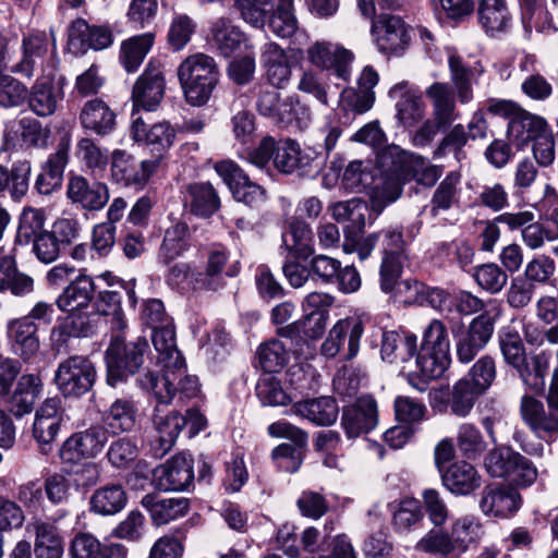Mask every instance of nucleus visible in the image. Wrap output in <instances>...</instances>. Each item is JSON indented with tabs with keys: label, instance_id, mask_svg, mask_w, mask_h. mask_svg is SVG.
Masks as SVG:
<instances>
[{
	"label": "nucleus",
	"instance_id": "obj_43",
	"mask_svg": "<svg viewBox=\"0 0 558 558\" xmlns=\"http://www.w3.org/2000/svg\"><path fill=\"white\" fill-rule=\"evenodd\" d=\"M282 245L294 257L306 259L314 253L313 231L303 219L293 217L282 233Z\"/></svg>",
	"mask_w": 558,
	"mask_h": 558
},
{
	"label": "nucleus",
	"instance_id": "obj_60",
	"mask_svg": "<svg viewBox=\"0 0 558 558\" xmlns=\"http://www.w3.org/2000/svg\"><path fill=\"white\" fill-rule=\"evenodd\" d=\"M456 440L461 454L472 460L481 457L487 447L481 430L471 423L459 425Z\"/></svg>",
	"mask_w": 558,
	"mask_h": 558
},
{
	"label": "nucleus",
	"instance_id": "obj_20",
	"mask_svg": "<svg viewBox=\"0 0 558 558\" xmlns=\"http://www.w3.org/2000/svg\"><path fill=\"white\" fill-rule=\"evenodd\" d=\"M60 403V399L49 398L35 413L33 436L44 454H48L51 451L52 442L59 433L63 420V411Z\"/></svg>",
	"mask_w": 558,
	"mask_h": 558
},
{
	"label": "nucleus",
	"instance_id": "obj_19",
	"mask_svg": "<svg viewBox=\"0 0 558 558\" xmlns=\"http://www.w3.org/2000/svg\"><path fill=\"white\" fill-rule=\"evenodd\" d=\"M521 506L520 494L510 486L501 483L486 485L478 501L484 515L506 519L513 515Z\"/></svg>",
	"mask_w": 558,
	"mask_h": 558
},
{
	"label": "nucleus",
	"instance_id": "obj_29",
	"mask_svg": "<svg viewBox=\"0 0 558 558\" xmlns=\"http://www.w3.org/2000/svg\"><path fill=\"white\" fill-rule=\"evenodd\" d=\"M229 251L222 245H213L206 253L204 271H198L196 282L204 291H218L226 286V277L233 274L226 271Z\"/></svg>",
	"mask_w": 558,
	"mask_h": 558
},
{
	"label": "nucleus",
	"instance_id": "obj_42",
	"mask_svg": "<svg viewBox=\"0 0 558 558\" xmlns=\"http://www.w3.org/2000/svg\"><path fill=\"white\" fill-rule=\"evenodd\" d=\"M483 534V525L476 517L466 514L457 518L450 526L449 535L458 558L471 546L478 544Z\"/></svg>",
	"mask_w": 558,
	"mask_h": 558
},
{
	"label": "nucleus",
	"instance_id": "obj_27",
	"mask_svg": "<svg viewBox=\"0 0 558 558\" xmlns=\"http://www.w3.org/2000/svg\"><path fill=\"white\" fill-rule=\"evenodd\" d=\"M389 96L396 100L397 118L404 126H413L424 117V102L420 90L408 82L396 84Z\"/></svg>",
	"mask_w": 558,
	"mask_h": 558
},
{
	"label": "nucleus",
	"instance_id": "obj_15",
	"mask_svg": "<svg viewBox=\"0 0 558 558\" xmlns=\"http://www.w3.org/2000/svg\"><path fill=\"white\" fill-rule=\"evenodd\" d=\"M65 77L54 74L43 75L27 92V104L37 117L52 116L64 99Z\"/></svg>",
	"mask_w": 558,
	"mask_h": 558
},
{
	"label": "nucleus",
	"instance_id": "obj_45",
	"mask_svg": "<svg viewBox=\"0 0 558 558\" xmlns=\"http://www.w3.org/2000/svg\"><path fill=\"white\" fill-rule=\"evenodd\" d=\"M41 386V379L38 375H23L9 399L10 412L17 417L31 413L40 393Z\"/></svg>",
	"mask_w": 558,
	"mask_h": 558
},
{
	"label": "nucleus",
	"instance_id": "obj_46",
	"mask_svg": "<svg viewBox=\"0 0 558 558\" xmlns=\"http://www.w3.org/2000/svg\"><path fill=\"white\" fill-rule=\"evenodd\" d=\"M483 393L472 387L466 379H459L449 390L444 404L446 410L459 418L468 417L474 409L477 399Z\"/></svg>",
	"mask_w": 558,
	"mask_h": 558
},
{
	"label": "nucleus",
	"instance_id": "obj_24",
	"mask_svg": "<svg viewBox=\"0 0 558 558\" xmlns=\"http://www.w3.org/2000/svg\"><path fill=\"white\" fill-rule=\"evenodd\" d=\"M69 199L86 210H99L109 201V190L105 183L88 181L82 175L71 177L66 187Z\"/></svg>",
	"mask_w": 558,
	"mask_h": 558
},
{
	"label": "nucleus",
	"instance_id": "obj_7",
	"mask_svg": "<svg viewBox=\"0 0 558 558\" xmlns=\"http://www.w3.org/2000/svg\"><path fill=\"white\" fill-rule=\"evenodd\" d=\"M159 165V158L137 161L126 150L116 149L111 155V178L122 186L143 190Z\"/></svg>",
	"mask_w": 558,
	"mask_h": 558
},
{
	"label": "nucleus",
	"instance_id": "obj_21",
	"mask_svg": "<svg viewBox=\"0 0 558 558\" xmlns=\"http://www.w3.org/2000/svg\"><path fill=\"white\" fill-rule=\"evenodd\" d=\"M112 43L113 34L109 26H92L78 19L69 28L68 46L75 54L85 53L88 49L102 50Z\"/></svg>",
	"mask_w": 558,
	"mask_h": 558
},
{
	"label": "nucleus",
	"instance_id": "obj_48",
	"mask_svg": "<svg viewBox=\"0 0 558 558\" xmlns=\"http://www.w3.org/2000/svg\"><path fill=\"white\" fill-rule=\"evenodd\" d=\"M262 61L266 68L268 82L274 87H284L290 81L291 68L283 49L275 43L266 44L263 49Z\"/></svg>",
	"mask_w": 558,
	"mask_h": 558
},
{
	"label": "nucleus",
	"instance_id": "obj_23",
	"mask_svg": "<svg viewBox=\"0 0 558 558\" xmlns=\"http://www.w3.org/2000/svg\"><path fill=\"white\" fill-rule=\"evenodd\" d=\"M448 68L451 82L460 102L468 104L473 98L472 83L484 72L481 61L470 62L458 51H448Z\"/></svg>",
	"mask_w": 558,
	"mask_h": 558
},
{
	"label": "nucleus",
	"instance_id": "obj_49",
	"mask_svg": "<svg viewBox=\"0 0 558 558\" xmlns=\"http://www.w3.org/2000/svg\"><path fill=\"white\" fill-rule=\"evenodd\" d=\"M310 165L311 158L302 154L298 142L291 138L276 141L274 166L279 172L291 174L296 170L306 169Z\"/></svg>",
	"mask_w": 558,
	"mask_h": 558
},
{
	"label": "nucleus",
	"instance_id": "obj_28",
	"mask_svg": "<svg viewBox=\"0 0 558 558\" xmlns=\"http://www.w3.org/2000/svg\"><path fill=\"white\" fill-rule=\"evenodd\" d=\"M477 17L489 37L499 38L512 27V15L506 0H480Z\"/></svg>",
	"mask_w": 558,
	"mask_h": 558
},
{
	"label": "nucleus",
	"instance_id": "obj_64",
	"mask_svg": "<svg viewBox=\"0 0 558 558\" xmlns=\"http://www.w3.org/2000/svg\"><path fill=\"white\" fill-rule=\"evenodd\" d=\"M75 156L94 173L104 171L109 161L107 150L98 146L89 137H83L77 142Z\"/></svg>",
	"mask_w": 558,
	"mask_h": 558
},
{
	"label": "nucleus",
	"instance_id": "obj_14",
	"mask_svg": "<svg viewBox=\"0 0 558 558\" xmlns=\"http://www.w3.org/2000/svg\"><path fill=\"white\" fill-rule=\"evenodd\" d=\"M495 329V320L488 313L480 314L457 336V356L461 363H470L485 349Z\"/></svg>",
	"mask_w": 558,
	"mask_h": 558
},
{
	"label": "nucleus",
	"instance_id": "obj_53",
	"mask_svg": "<svg viewBox=\"0 0 558 558\" xmlns=\"http://www.w3.org/2000/svg\"><path fill=\"white\" fill-rule=\"evenodd\" d=\"M128 501L126 493L121 484H108L96 489L90 497V510L101 515L120 512Z\"/></svg>",
	"mask_w": 558,
	"mask_h": 558
},
{
	"label": "nucleus",
	"instance_id": "obj_39",
	"mask_svg": "<svg viewBox=\"0 0 558 558\" xmlns=\"http://www.w3.org/2000/svg\"><path fill=\"white\" fill-rule=\"evenodd\" d=\"M95 290V282L90 276L78 275L64 288L56 304L60 311L83 310L93 300Z\"/></svg>",
	"mask_w": 558,
	"mask_h": 558
},
{
	"label": "nucleus",
	"instance_id": "obj_56",
	"mask_svg": "<svg viewBox=\"0 0 558 558\" xmlns=\"http://www.w3.org/2000/svg\"><path fill=\"white\" fill-rule=\"evenodd\" d=\"M291 349L279 339L260 343L256 351L259 367L267 374L279 373L290 360Z\"/></svg>",
	"mask_w": 558,
	"mask_h": 558
},
{
	"label": "nucleus",
	"instance_id": "obj_38",
	"mask_svg": "<svg viewBox=\"0 0 558 558\" xmlns=\"http://www.w3.org/2000/svg\"><path fill=\"white\" fill-rule=\"evenodd\" d=\"M292 412L315 425L327 426L337 421L339 408L331 397H319L299 401L293 404Z\"/></svg>",
	"mask_w": 558,
	"mask_h": 558
},
{
	"label": "nucleus",
	"instance_id": "obj_35",
	"mask_svg": "<svg viewBox=\"0 0 558 558\" xmlns=\"http://www.w3.org/2000/svg\"><path fill=\"white\" fill-rule=\"evenodd\" d=\"M64 320L52 330V338L64 342L69 337H90L99 325V313L85 312L83 310L69 311Z\"/></svg>",
	"mask_w": 558,
	"mask_h": 558
},
{
	"label": "nucleus",
	"instance_id": "obj_51",
	"mask_svg": "<svg viewBox=\"0 0 558 558\" xmlns=\"http://www.w3.org/2000/svg\"><path fill=\"white\" fill-rule=\"evenodd\" d=\"M32 165L28 160H19L11 170L0 165V194L7 189L14 201L23 198L28 191Z\"/></svg>",
	"mask_w": 558,
	"mask_h": 558
},
{
	"label": "nucleus",
	"instance_id": "obj_9",
	"mask_svg": "<svg viewBox=\"0 0 558 558\" xmlns=\"http://www.w3.org/2000/svg\"><path fill=\"white\" fill-rule=\"evenodd\" d=\"M371 32L378 51L385 56L403 54L411 40L410 26L398 15H378Z\"/></svg>",
	"mask_w": 558,
	"mask_h": 558
},
{
	"label": "nucleus",
	"instance_id": "obj_30",
	"mask_svg": "<svg viewBox=\"0 0 558 558\" xmlns=\"http://www.w3.org/2000/svg\"><path fill=\"white\" fill-rule=\"evenodd\" d=\"M381 359L388 363H404L417 356V337L403 330H385L381 335Z\"/></svg>",
	"mask_w": 558,
	"mask_h": 558
},
{
	"label": "nucleus",
	"instance_id": "obj_1",
	"mask_svg": "<svg viewBox=\"0 0 558 558\" xmlns=\"http://www.w3.org/2000/svg\"><path fill=\"white\" fill-rule=\"evenodd\" d=\"M451 363L450 339L446 325L439 319H432L424 328L416 366L424 381L440 378ZM420 391L426 390V383L415 386Z\"/></svg>",
	"mask_w": 558,
	"mask_h": 558
},
{
	"label": "nucleus",
	"instance_id": "obj_32",
	"mask_svg": "<svg viewBox=\"0 0 558 558\" xmlns=\"http://www.w3.org/2000/svg\"><path fill=\"white\" fill-rule=\"evenodd\" d=\"M444 486L454 496H468L481 486L482 477L466 461L450 464L441 474Z\"/></svg>",
	"mask_w": 558,
	"mask_h": 558
},
{
	"label": "nucleus",
	"instance_id": "obj_6",
	"mask_svg": "<svg viewBox=\"0 0 558 558\" xmlns=\"http://www.w3.org/2000/svg\"><path fill=\"white\" fill-rule=\"evenodd\" d=\"M95 380V366L83 355L70 356L62 361L54 373V383L64 397H81L87 393Z\"/></svg>",
	"mask_w": 558,
	"mask_h": 558
},
{
	"label": "nucleus",
	"instance_id": "obj_58",
	"mask_svg": "<svg viewBox=\"0 0 558 558\" xmlns=\"http://www.w3.org/2000/svg\"><path fill=\"white\" fill-rule=\"evenodd\" d=\"M256 106L260 114L276 122H290L294 116L292 101L289 98L280 100L276 89L262 90Z\"/></svg>",
	"mask_w": 558,
	"mask_h": 558
},
{
	"label": "nucleus",
	"instance_id": "obj_61",
	"mask_svg": "<svg viewBox=\"0 0 558 558\" xmlns=\"http://www.w3.org/2000/svg\"><path fill=\"white\" fill-rule=\"evenodd\" d=\"M518 2L526 32H532V29L545 32L555 28L550 13L541 5L538 0H518Z\"/></svg>",
	"mask_w": 558,
	"mask_h": 558
},
{
	"label": "nucleus",
	"instance_id": "obj_16",
	"mask_svg": "<svg viewBox=\"0 0 558 558\" xmlns=\"http://www.w3.org/2000/svg\"><path fill=\"white\" fill-rule=\"evenodd\" d=\"M363 332V324L359 319L352 317L339 319L329 330L328 337L320 347V352L327 359H332L341 352L347 341L348 349L344 352V360H351L359 352Z\"/></svg>",
	"mask_w": 558,
	"mask_h": 558
},
{
	"label": "nucleus",
	"instance_id": "obj_18",
	"mask_svg": "<svg viewBox=\"0 0 558 558\" xmlns=\"http://www.w3.org/2000/svg\"><path fill=\"white\" fill-rule=\"evenodd\" d=\"M194 480L193 460L178 453L153 470V484L160 490H185Z\"/></svg>",
	"mask_w": 558,
	"mask_h": 558
},
{
	"label": "nucleus",
	"instance_id": "obj_11",
	"mask_svg": "<svg viewBox=\"0 0 558 558\" xmlns=\"http://www.w3.org/2000/svg\"><path fill=\"white\" fill-rule=\"evenodd\" d=\"M215 169L238 202H242L250 207H258L265 203L266 190L253 182L234 161H220L216 163Z\"/></svg>",
	"mask_w": 558,
	"mask_h": 558
},
{
	"label": "nucleus",
	"instance_id": "obj_8",
	"mask_svg": "<svg viewBox=\"0 0 558 558\" xmlns=\"http://www.w3.org/2000/svg\"><path fill=\"white\" fill-rule=\"evenodd\" d=\"M268 433L272 437L287 438L294 442L281 444L272 450V459L279 469L294 473L302 464V447L306 445L307 434L287 421H278L268 426Z\"/></svg>",
	"mask_w": 558,
	"mask_h": 558
},
{
	"label": "nucleus",
	"instance_id": "obj_12",
	"mask_svg": "<svg viewBox=\"0 0 558 558\" xmlns=\"http://www.w3.org/2000/svg\"><path fill=\"white\" fill-rule=\"evenodd\" d=\"M306 56L314 66L333 71L337 77L345 82L350 80L354 53L343 46L318 40L307 48Z\"/></svg>",
	"mask_w": 558,
	"mask_h": 558
},
{
	"label": "nucleus",
	"instance_id": "obj_33",
	"mask_svg": "<svg viewBox=\"0 0 558 558\" xmlns=\"http://www.w3.org/2000/svg\"><path fill=\"white\" fill-rule=\"evenodd\" d=\"M72 558H128V549L116 543L102 544L88 533H78L70 546Z\"/></svg>",
	"mask_w": 558,
	"mask_h": 558
},
{
	"label": "nucleus",
	"instance_id": "obj_47",
	"mask_svg": "<svg viewBox=\"0 0 558 558\" xmlns=\"http://www.w3.org/2000/svg\"><path fill=\"white\" fill-rule=\"evenodd\" d=\"M432 102L434 120L440 125L449 126L458 118L451 87L447 83H434L426 89Z\"/></svg>",
	"mask_w": 558,
	"mask_h": 558
},
{
	"label": "nucleus",
	"instance_id": "obj_44",
	"mask_svg": "<svg viewBox=\"0 0 558 558\" xmlns=\"http://www.w3.org/2000/svg\"><path fill=\"white\" fill-rule=\"evenodd\" d=\"M151 341L158 353V363L162 367H184V357L177 348L173 324L153 329Z\"/></svg>",
	"mask_w": 558,
	"mask_h": 558
},
{
	"label": "nucleus",
	"instance_id": "obj_57",
	"mask_svg": "<svg viewBox=\"0 0 558 558\" xmlns=\"http://www.w3.org/2000/svg\"><path fill=\"white\" fill-rule=\"evenodd\" d=\"M189 246V228L184 222H177L165 232L159 250V259L165 264H169L183 255Z\"/></svg>",
	"mask_w": 558,
	"mask_h": 558
},
{
	"label": "nucleus",
	"instance_id": "obj_34",
	"mask_svg": "<svg viewBox=\"0 0 558 558\" xmlns=\"http://www.w3.org/2000/svg\"><path fill=\"white\" fill-rule=\"evenodd\" d=\"M34 291V279L20 271L15 257L4 254L0 248V292H10L14 296L23 298Z\"/></svg>",
	"mask_w": 558,
	"mask_h": 558
},
{
	"label": "nucleus",
	"instance_id": "obj_54",
	"mask_svg": "<svg viewBox=\"0 0 558 558\" xmlns=\"http://www.w3.org/2000/svg\"><path fill=\"white\" fill-rule=\"evenodd\" d=\"M35 530V556L36 558H61L63 554L62 538L57 527L40 519L32 523Z\"/></svg>",
	"mask_w": 558,
	"mask_h": 558
},
{
	"label": "nucleus",
	"instance_id": "obj_50",
	"mask_svg": "<svg viewBox=\"0 0 558 558\" xmlns=\"http://www.w3.org/2000/svg\"><path fill=\"white\" fill-rule=\"evenodd\" d=\"M154 39L153 33H145L132 36L121 43L119 61L126 72L133 73L138 70L151 49Z\"/></svg>",
	"mask_w": 558,
	"mask_h": 558
},
{
	"label": "nucleus",
	"instance_id": "obj_26",
	"mask_svg": "<svg viewBox=\"0 0 558 558\" xmlns=\"http://www.w3.org/2000/svg\"><path fill=\"white\" fill-rule=\"evenodd\" d=\"M7 336L13 353L24 360L32 359L39 350L38 326L31 317L10 320L7 325Z\"/></svg>",
	"mask_w": 558,
	"mask_h": 558
},
{
	"label": "nucleus",
	"instance_id": "obj_52",
	"mask_svg": "<svg viewBox=\"0 0 558 558\" xmlns=\"http://www.w3.org/2000/svg\"><path fill=\"white\" fill-rule=\"evenodd\" d=\"M23 57L11 68L14 73L31 77L34 73L35 58H41L48 49V37L45 32L32 31L22 39Z\"/></svg>",
	"mask_w": 558,
	"mask_h": 558
},
{
	"label": "nucleus",
	"instance_id": "obj_41",
	"mask_svg": "<svg viewBox=\"0 0 558 558\" xmlns=\"http://www.w3.org/2000/svg\"><path fill=\"white\" fill-rule=\"evenodd\" d=\"M183 372L184 367H162V376L159 377L148 371L138 378V384L143 389L151 391L160 404H168L177 395V380Z\"/></svg>",
	"mask_w": 558,
	"mask_h": 558
},
{
	"label": "nucleus",
	"instance_id": "obj_62",
	"mask_svg": "<svg viewBox=\"0 0 558 558\" xmlns=\"http://www.w3.org/2000/svg\"><path fill=\"white\" fill-rule=\"evenodd\" d=\"M461 183V173L450 171L436 187L432 197L433 210H448L458 203Z\"/></svg>",
	"mask_w": 558,
	"mask_h": 558
},
{
	"label": "nucleus",
	"instance_id": "obj_37",
	"mask_svg": "<svg viewBox=\"0 0 558 558\" xmlns=\"http://www.w3.org/2000/svg\"><path fill=\"white\" fill-rule=\"evenodd\" d=\"M141 505L149 512L154 523L161 525L184 517L190 504L183 497L160 498L158 495L147 494L142 498Z\"/></svg>",
	"mask_w": 558,
	"mask_h": 558
},
{
	"label": "nucleus",
	"instance_id": "obj_3",
	"mask_svg": "<svg viewBox=\"0 0 558 558\" xmlns=\"http://www.w3.org/2000/svg\"><path fill=\"white\" fill-rule=\"evenodd\" d=\"M484 466L492 477L504 478L519 487H527L537 478V469L534 463L507 446L488 451L484 459Z\"/></svg>",
	"mask_w": 558,
	"mask_h": 558
},
{
	"label": "nucleus",
	"instance_id": "obj_63",
	"mask_svg": "<svg viewBox=\"0 0 558 558\" xmlns=\"http://www.w3.org/2000/svg\"><path fill=\"white\" fill-rule=\"evenodd\" d=\"M416 549L440 558H458L449 532L433 529L416 544Z\"/></svg>",
	"mask_w": 558,
	"mask_h": 558
},
{
	"label": "nucleus",
	"instance_id": "obj_22",
	"mask_svg": "<svg viewBox=\"0 0 558 558\" xmlns=\"http://www.w3.org/2000/svg\"><path fill=\"white\" fill-rule=\"evenodd\" d=\"M378 422L377 403L372 396L360 397L343 409L341 425L349 438H356L374 429Z\"/></svg>",
	"mask_w": 558,
	"mask_h": 558
},
{
	"label": "nucleus",
	"instance_id": "obj_25",
	"mask_svg": "<svg viewBox=\"0 0 558 558\" xmlns=\"http://www.w3.org/2000/svg\"><path fill=\"white\" fill-rule=\"evenodd\" d=\"M130 132L135 142L149 146L159 156L173 145L177 135L175 129L168 121L157 122L148 126L142 118L133 120ZM158 158L160 159V157Z\"/></svg>",
	"mask_w": 558,
	"mask_h": 558
},
{
	"label": "nucleus",
	"instance_id": "obj_5",
	"mask_svg": "<svg viewBox=\"0 0 558 558\" xmlns=\"http://www.w3.org/2000/svg\"><path fill=\"white\" fill-rule=\"evenodd\" d=\"M147 348V341L141 337L136 341L129 343H124L123 340L116 338L106 352L108 384L116 386L119 381L133 375L143 364L144 353Z\"/></svg>",
	"mask_w": 558,
	"mask_h": 558
},
{
	"label": "nucleus",
	"instance_id": "obj_17",
	"mask_svg": "<svg viewBox=\"0 0 558 558\" xmlns=\"http://www.w3.org/2000/svg\"><path fill=\"white\" fill-rule=\"evenodd\" d=\"M107 432L101 426H90L70 436L60 449L64 463H77L83 459L96 457L107 442Z\"/></svg>",
	"mask_w": 558,
	"mask_h": 558
},
{
	"label": "nucleus",
	"instance_id": "obj_4",
	"mask_svg": "<svg viewBox=\"0 0 558 558\" xmlns=\"http://www.w3.org/2000/svg\"><path fill=\"white\" fill-rule=\"evenodd\" d=\"M498 344L505 363L517 371L524 384L532 376L543 378L547 371V361L543 354L530 359L520 333L513 327H504L498 333Z\"/></svg>",
	"mask_w": 558,
	"mask_h": 558
},
{
	"label": "nucleus",
	"instance_id": "obj_2",
	"mask_svg": "<svg viewBox=\"0 0 558 558\" xmlns=\"http://www.w3.org/2000/svg\"><path fill=\"white\" fill-rule=\"evenodd\" d=\"M178 78L186 101L199 107L211 97L219 81V69L213 57L195 53L181 62Z\"/></svg>",
	"mask_w": 558,
	"mask_h": 558
},
{
	"label": "nucleus",
	"instance_id": "obj_36",
	"mask_svg": "<svg viewBox=\"0 0 558 558\" xmlns=\"http://www.w3.org/2000/svg\"><path fill=\"white\" fill-rule=\"evenodd\" d=\"M185 206L201 218L211 217L220 208V197L209 182H194L187 185L184 196Z\"/></svg>",
	"mask_w": 558,
	"mask_h": 558
},
{
	"label": "nucleus",
	"instance_id": "obj_31",
	"mask_svg": "<svg viewBox=\"0 0 558 558\" xmlns=\"http://www.w3.org/2000/svg\"><path fill=\"white\" fill-rule=\"evenodd\" d=\"M154 425L156 436L151 447L154 454L161 458L173 447L185 425V420L183 415L174 411L163 415L157 407L154 414Z\"/></svg>",
	"mask_w": 558,
	"mask_h": 558
},
{
	"label": "nucleus",
	"instance_id": "obj_10",
	"mask_svg": "<svg viewBox=\"0 0 558 558\" xmlns=\"http://www.w3.org/2000/svg\"><path fill=\"white\" fill-rule=\"evenodd\" d=\"M519 412L522 422L541 440L547 444L558 438V415L550 411L542 400L523 395Z\"/></svg>",
	"mask_w": 558,
	"mask_h": 558
},
{
	"label": "nucleus",
	"instance_id": "obj_40",
	"mask_svg": "<svg viewBox=\"0 0 558 558\" xmlns=\"http://www.w3.org/2000/svg\"><path fill=\"white\" fill-rule=\"evenodd\" d=\"M80 121L84 129L104 136L113 131L116 114L104 100L95 98L84 104Z\"/></svg>",
	"mask_w": 558,
	"mask_h": 558
},
{
	"label": "nucleus",
	"instance_id": "obj_55",
	"mask_svg": "<svg viewBox=\"0 0 558 558\" xmlns=\"http://www.w3.org/2000/svg\"><path fill=\"white\" fill-rule=\"evenodd\" d=\"M244 40L243 32L227 19L220 17L211 26V44L223 57L240 49Z\"/></svg>",
	"mask_w": 558,
	"mask_h": 558
},
{
	"label": "nucleus",
	"instance_id": "obj_59",
	"mask_svg": "<svg viewBox=\"0 0 558 558\" xmlns=\"http://www.w3.org/2000/svg\"><path fill=\"white\" fill-rule=\"evenodd\" d=\"M137 409L132 400L117 399L105 413L104 420L112 433L131 430L136 422Z\"/></svg>",
	"mask_w": 558,
	"mask_h": 558
},
{
	"label": "nucleus",
	"instance_id": "obj_13",
	"mask_svg": "<svg viewBox=\"0 0 558 558\" xmlns=\"http://www.w3.org/2000/svg\"><path fill=\"white\" fill-rule=\"evenodd\" d=\"M166 90V80L159 62L150 60L137 77L131 99L135 108L155 111L160 106Z\"/></svg>",
	"mask_w": 558,
	"mask_h": 558
}]
</instances>
